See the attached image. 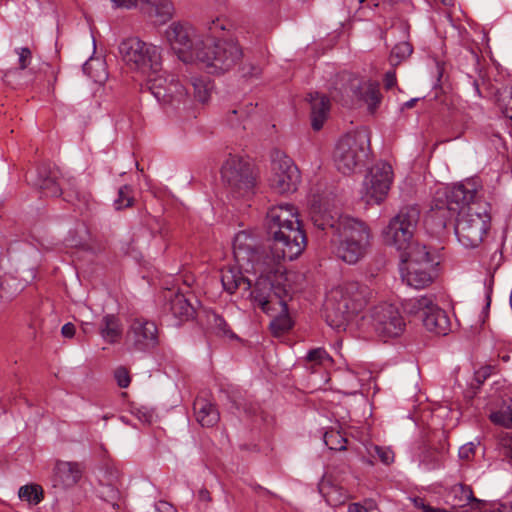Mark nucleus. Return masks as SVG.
I'll list each match as a JSON object with an SVG mask.
<instances>
[{
	"instance_id": "nucleus-9",
	"label": "nucleus",
	"mask_w": 512,
	"mask_h": 512,
	"mask_svg": "<svg viewBox=\"0 0 512 512\" xmlns=\"http://www.w3.org/2000/svg\"><path fill=\"white\" fill-rule=\"evenodd\" d=\"M370 135L365 129L349 132L342 136L335 147L333 158L336 168L344 175L354 172L368 156Z\"/></svg>"
},
{
	"instance_id": "nucleus-56",
	"label": "nucleus",
	"mask_w": 512,
	"mask_h": 512,
	"mask_svg": "<svg viewBox=\"0 0 512 512\" xmlns=\"http://www.w3.org/2000/svg\"><path fill=\"white\" fill-rule=\"evenodd\" d=\"M76 333L75 325L71 322L64 324L61 328V334L64 338H73Z\"/></svg>"
},
{
	"instance_id": "nucleus-52",
	"label": "nucleus",
	"mask_w": 512,
	"mask_h": 512,
	"mask_svg": "<svg viewBox=\"0 0 512 512\" xmlns=\"http://www.w3.org/2000/svg\"><path fill=\"white\" fill-rule=\"evenodd\" d=\"M373 508V503L371 500L361 502H354L348 505L347 512H369Z\"/></svg>"
},
{
	"instance_id": "nucleus-15",
	"label": "nucleus",
	"mask_w": 512,
	"mask_h": 512,
	"mask_svg": "<svg viewBox=\"0 0 512 512\" xmlns=\"http://www.w3.org/2000/svg\"><path fill=\"white\" fill-rule=\"evenodd\" d=\"M371 319L374 330L385 341L399 337L406 327L404 318L398 308L388 303L374 306Z\"/></svg>"
},
{
	"instance_id": "nucleus-33",
	"label": "nucleus",
	"mask_w": 512,
	"mask_h": 512,
	"mask_svg": "<svg viewBox=\"0 0 512 512\" xmlns=\"http://www.w3.org/2000/svg\"><path fill=\"white\" fill-rule=\"evenodd\" d=\"M420 466L427 471L437 470L444 466V448L424 446L419 455Z\"/></svg>"
},
{
	"instance_id": "nucleus-36",
	"label": "nucleus",
	"mask_w": 512,
	"mask_h": 512,
	"mask_svg": "<svg viewBox=\"0 0 512 512\" xmlns=\"http://www.w3.org/2000/svg\"><path fill=\"white\" fill-rule=\"evenodd\" d=\"M206 317L208 324L217 335L229 336L231 338L236 337V335L230 329L226 320L221 315H219L213 310H209L207 311Z\"/></svg>"
},
{
	"instance_id": "nucleus-63",
	"label": "nucleus",
	"mask_w": 512,
	"mask_h": 512,
	"mask_svg": "<svg viewBox=\"0 0 512 512\" xmlns=\"http://www.w3.org/2000/svg\"><path fill=\"white\" fill-rule=\"evenodd\" d=\"M491 292H487L486 293V305L483 309V313L487 314L489 308H490V304H491Z\"/></svg>"
},
{
	"instance_id": "nucleus-22",
	"label": "nucleus",
	"mask_w": 512,
	"mask_h": 512,
	"mask_svg": "<svg viewBox=\"0 0 512 512\" xmlns=\"http://www.w3.org/2000/svg\"><path fill=\"white\" fill-rule=\"evenodd\" d=\"M82 473L79 463L59 460L53 469V486L63 489L73 487L81 479Z\"/></svg>"
},
{
	"instance_id": "nucleus-39",
	"label": "nucleus",
	"mask_w": 512,
	"mask_h": 512,
	"mask_svg": "<svg viewBox=\"0 0 512 512\" xmlns=\"http://www.w3.org/2000/svg\"><path fill=\"white\" fill-rule=\"evenodd\" d=\"M412 52L413 46L409 41L399 42L392 48L389 61L392 66H397L402 61L408 59Z\"/></svg>"
},
{
	"instance_id": "nucleus-46",
	"label": "nucleus",
	"mask_w": 512,
	"mask_h": 512,
	"mask_svg": "<svg viewBox=\"0 0 512 512\" xmlns=\"http://www.w3.org/2000/svg\"><path fill=\"white\" fill-rule=\"evenodd\" d=\"M306 360L319 365H322L326 362L331 363L333 361L328 352L324 348L320 347L310 350L306 355Z\"/></svg>"
},
{
	"instance_id": "nucleus-7",
	"label": "nucleus",
	"mask_w": 512,
	"mask_h": 512,
	"mask_svg": "<svg viewBox=\"0 0 512 512\" xmlns=\"http://www.w3.org/2000/svg\"><path fill=\"white\" fill-rule=\"evenodd\" d=\"M58 171L50 163H41L26 174L28 183L39 189L46 197H59L77 207L79 210H89L92 202L91 193L81 189L75 182L62 189L58 180Z\"/></svg>"
},
{
	"instance_id": "nucleus-11",
	"label": "nucleus",
	"mask_w": 512,
	"mask_h": 512,
	"mask_svg": "<svg viewBox=\"0 0 512 512\" xmlns=\"http://www.w3.org/2000/svg\"><path fill=\"white\" fill-rule=\"evenodd\" d=\"M122 60L131 69L142 73H157L161 70V54L159 47L146 43L138 37H130L118 46Z\"/></svg>"
},
{
	"instance_id": "nucleus-3",
	"label": "nucleus",
	"mask_w": 512,
	"mask_h": 512,
	"mask_svg": "<svg viewBox=\"0 0 512 512\" xmlns=\"http://www.w3.org/2000/svg\"><path fill=\"white\" fill-rule=\"evenodd\" d=\"M286 280L283 274H261L250 292L254 304L272 318L269 329L275 337L283 335L294 326L288 310L291 295Z\"/></svg>"
},
{
	"instance_id": "nucleus-24",
	"label": "nucleus",
	"mask_w": 512,
	"mask_h": 512,
	"mask_svg": "<svg viewBox=\"0 0 512 512\" xmlns=\"http://www.w3.org/2000/svg\"><path fill=\"white\" fill-rule=\"evenodd\" d=\"M246 267L244 268L246 269ZM242 268L237 264L236 266L227 265L221 269V283L224 291L234 294L241 286L246 291L251 289L252 282L243 275Z\"/></svg>"
},
{
	"instance_id": "nucleus-55",
	"label": "nucleus",
	"mask_w": 512,
	"mask_h": 512,
	"mask_svg": "<svg viewBox=\"0 0 512 512\" xmlns=\"http://www.w3.org/2000/svg\"><path fill=\"white\" fill-rule=\"evenodd\" d=\"M397 83L396 74L394 71H388L384 77V86L387 90L392 89Z\"/></svg>"
},
{
	"instance_id": "nucleus-54",
	"label": "nucleus",
	"mask_w": 512,
	"mask_h": 512,
	"mask_svg": "<svg viewBox=\"0 0 512 512\" xmlns=\"http://www.w3.org/2000/svg\"><path fill=\"white\" fill-rule=\"evenodd\" d=\"M155 512H178V511L169 502L161 500L155 504Z\"/></svg>"
},
{
	"instance_id": "nucleus-8",
	"label": "nucleus",
	"mask_w": 512,
	"mask_h": 512,
	"mask_svg": "<svg viewBox=\"0 0 512 512\" xmlns=\"http://www.w3.org/2000/svg\"><path fill=\"white\" fill-rule=\"evenodd\" d=\"M490 205L472 200L465 206L454 225L455 235L465 248H476L490 228Z\"/></svg>"
},
{
	"instance_id": "nucleus-51",
	"label": "nucleus",
	"mask_w": 512,
	"mask_h": 512,
	"mask_svg": "<svg viewBox=\"0 0 512 512\" xmlns=\"http://www.w3.org/2000/svg\"><path fill=\"white\" fill-rule=\"evenodd\" d=\"M475 449L472 442L466 443L459 448L458 456L462 460H470L475 455Z\"/></svg>"
},
{
	"instance_id": "nucleus-28",
	"label": "nucleus",
	"mask_w": 512,
	"mask_h": 512,
	"mask_svg": "<svg viewBox=\"0 0 512 512\" xmlns=\"http://www.w3.org/2000/svg\"><path fill=\"white\" fill-rule=\"evenodd\" d=\"M193 410L197 422L202 427H213L220 419L216 405L203 397H197L195 399Z\"/></svg>"
},
{
	"instance_id": "nucleus-61",
	"label": "nucleus",
	"mask_w": 512,
	"mask_h": 512,
	"mask_svg": "<svg viewBox=\"0 0 512 512\" xmlns=\"http://www.w3.org/2000/svg\"><path fill=\"white\" fill-rule=\"evenodd\" d=\"M81 328L85 334L92 333V331H93L92 324L88 323V322H85V323L83 322L81 325Z\"/></svg>"
},
{
	"instance_id": "nucleus-38",
	"label": "nucleus",
	"mask_w": 512,
	"mask_h": 512,
	"mask_svg": "<svg viewBox=\"0 0 512 512\" xmlns=\"http://www.w3.org/2000/svg\"><path fill=\"white\" fill-rule=\"evenodd\" d=\"M323 440L325 445L333 451H344L347 449V438L339 431L330 429L324 433Z\"/></svg>"
},
{
	"instance_id": "nucleus-29",
	"label": "nucleus",
	"mask_w": 512,
	"mask_h": 512,
	"mask_svg": "<svg viewBox=\"0 0 512 512\" xmlns=\"http://www.w3.org/2000/svg\"><path fill=\"white\" fill-rule=\"evenodd\" d=\"M168 305L171 314L180 321L192 319L196 313V309L191 303V298L180 292L170 297Z\"/></svg>"
},
{
	"instance_id": "nucleus-32",
	"label": "nucleus",
	"mask_w": 512,
	"mask_h": 512,
	"mask_svg": "<svg viewBox=\"0 0 512 512\" xmlns=\"http://www.w3.org/2000/svg\"><path fill=\"white\" fill-rule=\"evenodd\" d=\"M99 333L107 343H117L122 336L120 319L114 314H106L101 320Z\"/></svg>"
},
{
	"instance_id": "nucleus-30",
	"label": "nucleus",
	"mask_w": 512,
	"mask_h": 512,
	"mask_svg": "<svg viewBox=\"0 0 512 512\" xmlns=\"http://www.w3.org/2000/svg\"><path fill=\"white\" fill-rule=\"evenodd\" d=\"M450 495L453 496L454 506L465 507L470 505L472 510L480 511L483 501L474 496L471 486L457 483L450 488Z\"/></svg>"
},
{
	"instance_id": "nucleus-4",
	"label": "nucleus",
	"mask_w": 512,
	"mask_h": 512,
	"mask_svg": "<svg viewBox=\"0 0 512 512\" xmlns=\"http://www.w3.org/2000/svg\"><path fill=\"white\" fill-rule=\"evenodd\" d=\"M477 187L472 180L459 182L448 187L441 196L433 198L430 210L425 216V227L431 235L442 236L467 204L476 198Z\"/></svg>"
},
{
	"instance_id": "nucleus-10",
	"label": "nucleus",
	"mask_w": 512,
	"mask_h": 512,
	"mask_svg": "<svg viewBox=\"0 0 512 512\" xmlns=\"http://www.w3.org/2000/svg\"><path fill=\"white\" fill-rule=\"evenodd\" d=\"M198 62L202 63L210 74H222L235 67L244 57L243 49L233 39H206Z\"/></svg>"
},
{
	"instance_id": "nucleus-48",
	"label": "nucleus",
	"mask_w": 512,
	"mask_h": 512,
	"mask_svg": "<svg viewBox=\"0 0 512 512\" xmlns=\"http://www.w3.org/2000/svg\"><path fill=\"white\" fill-rule=\"evenodd\" d=\"M373 450L383 464L389 465L394 461V453L390 448L374 446Z\"/></svg>"
},
{
	"instance_id": "nucleus-13",
	"label": "nucleus",
	"mask_w": 512,
	"mask_h": 512,
	"mask_svg": "<svg viewBox=\"0 0 512 512\" xmlns=\"http://www.w3.org/2000/svg\"><path fill=\"white\" fill-rule=\"evenodd\" d=\"M221 177L236 197H244L253 192L255 177L252 167L242 158L229 157L221 168Z\"/></svg>"
},
{
	"instance_id": "nucleus-62",
	"label": "nucleus",
	"mask_w": 512,
	"mask_h": 512,
	"mask_svg": "<svg viewBox=\"0 0 512 512\" xmlns=\"http://www.w3.org/2000/svg\"><path fill=\"white\" fill-rule=\"evenodd\" d=\"M472 86H473V91H474L475 95L477 97H482L481 90H480V87H479V84H478L477 80H473Z\"/></svg>"
},
{
	"instance_id": "nucleus-16",
	"label": "nucleus",
	"mask_w": 512,
	"mask_h": 512,
	"mask_svg": "<svg viewBox=\"0 0 512 512\" xmlns=\"http://www.w3.org/2000/svg\"><path fill=\"white\" fill-rule=\"evenodd\" d=\"M271 166L272 175L269 183L273 190L279 194L297 190V185L301 179L300 171L289 156L277 153Z\"/></svg>"
},
{
	"instance_id": "nucleus-6",
	"label": "nucleus",
	"mask_w": 512,
	"mask_h": 512,
	"mask_svg": "<svg viewBox=\"0 0 512 512\" xmlns=\"http://www.w3.org/2000/svg\"><path fill=\"white\" fill-rule=\"evenodd\" d=\"M372 232L369 225L357 218L344 221L341 230L330 240L335 256L349 265L363 260L372 247Z\"/></svg>"
},
{
	"instance_id": "nucleus-25",
	"label": "nucleus",
	"mask_w": 512,
	"mask_h": 512,
	"mask_svg": "<svg viewBox=\"0 0 512 512\" xmlns=\"http://www.w3.org/2000/svg\"><path fill=\"white\" fill-rule=\"evenodd\" d=\"M422 322L428 331L437 335H446L449 331V318L446 312L435 302L431 306V309L425 310Z\"/></svg>"
},
{
	"instance_id": "nucleus-34",
	"label": "nucleus",
	"mask_w": 512,
	"mask_h": 512,
	"mask_svg": "<svg viewBox=\"0 0 512 512\" xmlns=\"http://www.w3.org/2000/svg\"><path fill=\"white\" fill-rule=\"evenodd\" d=\"M435 302V295L429 294L419 298L406 299L403 302L404 310L411 315L421 314V318L424 315L425 310L431 309V306Z\"/></svg>"
},
{
	"instance_id": "nucleus-47",
	"label": "nucleus",
	"mask_w": 512,
	"mask_h": 512,
	"mask_svg": "<svg viewBox=\"0 0 512 512\" xmlns=\"http://www.w3.org/2000/svg\"><path fill=\"white\" fill-rule=\"evenodd\" d=\"M114 377L120 388H127L130 385L131 377L125 367H118L114 372Z\"/></svg>"
},
{
	"instance_id": "nucleus-53",
	"label": "nucleus",
	"mask_w": 512,
	"mask_h": 512,
	"mask_svg": "<svg viewBox=\"0 0 512 512\" xmlns=\"http://www.w3.org/2000/svg\"><path fill=\"white\" fill-rule=\"evenodd\" d=\"M133 414L145 424H150L152 422L153 414L151 411L146 408H137Z\"/></svg>"
},
{
	"instance_id": "nucleus-42",
	"label": "nucleus",
	"mask_w": 512,
	"mask_h": 512,
	"mask_svg": "<svg viewBox=\"0 0 512 512\" xmlns=\"http://www.w3.org/2000/svg\"><path fill=\"white\" fill-rule=\"evenodd\" d=\"M132 188L129 185H123L118 190V196L114 200V207L116 210H121L123 208H128L133 205L134 198L131 195Z\"/></svg>"
},
{
	"instance_id": "nucleus-40",
	"label": "nucleus",
	"mask_w": 512,
	"mask_h": 512,
	"mask_svg": "<svg viewBox=\"0 0 512 512\" xmlns=\"http://www.w3.org/2000/svg\"><path fill=\"white\" fill-rule=\"evenodd\" d=\"M193 88L194 98L201 102L205 103L210 98V87L209 84L201 78H193L190 83Z\"/></svg>"
},
{
	"instance_id": "nucleus-64",
	"label": "nucleus",
	"mask_w": 512,
	"mask_h": 512,
	"mask_svg": "<svg viewBox=\"0 0 512 512\" xmlns=\"http://www.w3.org/2000/svg\"><path fill=\"white\" fill-rule=\"evenodd\" d=\"M414 504L419 509H422L426 505L424 499L419 498V497L414 499Z\"/></svg>"
},
{
	"instance_id": "nucleus-12",
	"label": "nucleus",
	"mask_w": 512,
	"mask_h": 512,
	"mask_svg": "<svg viewBox=\"0 0 512 512\" xmlns=\"http://www.w3.org/2000/svg\"><path fill=\"white\" fill-rule=\"evenodd\" d=\"M165 34L179 60L184 63L198 61V54L204 49L206 39L198 35L194 27L187 23L173 22Z\"/></svg>"
},
{
	"instance_id": "nucleus-2",
	"label": "nucleus",
	"mask_w": 512,
	"mask_h": 512,
	"mask_svg": "<svg viewBox=\"0 0 512 512\" xmlns=\"http://www.w3.org/2000/svg\"><path fill=\"white\" fill-rule=\"evenodd\" d=\"M265 229L276 261L297 259L307 246V237L294 205L281 203L268 209Z\"/></svg>"
},
{
	"instance_id": "nucleus-5",
	"label": "nucleus",
	"mask_w": 512,
	"mask_h": 512,
	"mask_svg": "<svg viewBox=\"0 0 512 512\" xmlns=\"http://www.w3.org/2000/svg\"><path fill=\"white\" fill-rule=\"evenodd\" d=\"M372 290L357 281L346 282L333 289L325 303L327 323L336 329L344 327L371 301Z\"/></svg>"
},
{
	"instance_id": "nucleus-17",
	"label": "nucleus",
	"mask_w": 512,
	"mask_h": 512,
	"mask_svg": "<svg viewBox=\"0 0 512 512\" xmlns=\"http://www.w3.org/2000/svg\"><path fill=\"white\" fill-rule=\"evenodd\" d=\"M147 87L158 102L174 107L184 104L189 93L187 87L174 75H156L149 78Z\"/></svg>"
},
{
	"instance_id": "nucleus-19",
	"label": "nucleus",
	"mask_w": 512,
	"mask_h": 512,
	"mask_svg": "<svg viewBox=\"0 0 512 512\" xmlns=\"http://www.w3.org/2000/svg\"><path fill=\"white\" fill-rule=\"evenodd\" d=\"M127 340L135 351H151L159 344L158 328L153 321L135 318L129 326Z\"/></svg>"
},
{
	"instance_id": "nucleus-18",
	"label": "nucleus",
	"mask_w": 512,
	"mask_h": 512,
	"mask_svg": "<svg viewBox=\"0 0 512 512\" xmlns=\"http://www.w3.org/2000/svg\"><path fill=\"white\" fill-rule=\"evenodd\" d=\"M392 168L388 163L372 167L364 180L367 204H380L387 196L392 181Z\"/></svg>"
},
{
	"instance_id": "nucleus-59",
	"label": "nucleus",
	"mask_w": 512,
	"mask_h": 512,
	"mask_svg": "<svg viewBox=\"0 0 512 512\" xmlns=\"http://www.w3.org/2000/svg\"><path fill=\"white\" fill-rule=\"evenodd\" d=\"M420 99L421 98L416 97L406 101L405 103L402 104L401 110L413 108Z\"/></svg>"
},
{
	"instance_id": "nucleus-35",
	"label": "nucleus",
	"mask_w": 512,
	"mask_h": 512,
	"mask_svg": "<svg viewBox=\"0 0 512 512\" xmlns=\"http://www.w3.org/2000/svg\"><path fill=\"white\" fill-rule=\"evenodd\" d=\"M119 479V472L117 470H111L108 475V483L102 485V490L100 491V496L107 502L113 503V506L118 507L116 503L120 498V492L116 487V482Z\"/></svg>"
},
{
	"instance_id": "nucleus-37",
	"label": "nucleus",
	"mask_w": 512,
	"mask_h": 512,
	"mask_svg": "<svg viewBox=\"0 0 512 512\" xmlns=\"http://www.w3.org/2000/svg\"><path fill=\"white\" fill-rule=\"evenodd\" d=\"M18 496L22 501H27L31 505L39 504L44 498L42 487L33 483L21 486Z\"/></svg>"
},
{
	"instance_id": "nucleus-44",
	"label": "nucleus",
	"mask_w": 512,
	"mask_h": 512,
	"mask_svg": "<svg viewBox=\"0 0 512 512\" xmlns=\"http://www.w3.org/2000/svg\"><path fill=\"white\" fill-rule=\"evenodd\" d=\"M226 397L232 406L238 411L248 412V405L246 399L242 395V392L238 389H232L230 391H226Z\"/></svg>"
},
{
	"instance_id": "nucleus-14",
	"label": "nucleus",
	"mask_w": 512,
	"mask_h": 512,
	"mask_svg": "<svg viewBox=\"0 0 512 512\" xmlns=\"http://www.w3.org/2000/svg\"><path fill=\"white\" fill-rule=\"evenodd\" d=\"M233 255L236 263L240 267H246V270H256L265 264L264 250L260 245L258 237L247 230L238 232L232 243Z\"/></svg>"
},
{
	"instance_id": "nucleus-49",
	"label": "nucleus",
	"mask_w": 512,
	"mask_h": 512,
	"mask_svg": "<svg viewBox=\"0 0 512 512\" xmlns=\"http://www.w3.org/2000/svg\"><path fill=\"white\" fill-rule=\"evenodd\" d=\"M239 72L242 77L248 78V77H258L261 73V69L259 66L253 64V63H242L239 66Z\"/></svg>"
},
{
	"instance_id": "nucleus-31",
	"label": "nucleus",
	"mask_w": 512,
	"mask_h": 512,
	"mask_svg": "<svg viewBox=\"0 0 512 512\" xmlns=\"http://www.w3.org/2000/svg\"><path fill=\"white\" fill-rule=\"evenodd\" d=\"M355 95L367 104L369 113L374 114L379 107L382 95L377 82L360 84L354 91Z\"/></svg>"
},
{
	"instance_id": "nucleus-21",
	"label": "nucleus",
	"mask_w": 512,
	"mask_h": 512,
	"mask_svg": "<svg viewBox=\"0 0 512 512\" xmlns=\"http://www.w3.org/2000/svg\"><path fill=\"white\" fill-rule=\"evenodd\" d=\"M116 7L127 9L139 7L143 12L154 15L165 23L172 18L173 5L169 0H112Z\"/></svg>"
},
{
	"instance_id": "nucleus-45",
	"label": "nucleus",
	"mask_w": 512,
	"mask_h": 512,
	"mask_svg": "<svg viewBox=\"0 0 512 512\" xmlns=\"http://www.w3.org/2000/svg\"><path fill=\"white\" fill-rule=\"evenodd\" d=\"M499 455L512 463V433L503 435L498 443Z\"/></svg>"
},
{
	"instance_id": "nucleus-60",
	"label": "nucleus",
	"mask_w": 512,
	"mask_h": 512,
	"mask_svg": "<svg viewBox=\"0 0 512 512\" xmlns=\"http://www.w3.org/2000/svg\"><path fill=\"white\" fill-rule=\"evenodd\" d=\"M423 512H444L445 509H442V508H434L432 506H430L429 504H426L423 508H422Z\"/></svg>"
},
{
	"instance_id": "nucleus-27",
	"label": "nucleus",
	"mask_w": 512,
	"mask_h": 512,
	"mask_svg": "<svg viewBox=\"0 0 512 512\" xmlns=\"http://www.w3.org/2000/svg\"><path fill=\"white\" fill-rule=\"evenodd\" d=\"M308 101L311 105V126L314 131H319L328 117L330 100L326 95L315 92L309 94Z\"/></svg>"
},
{
	"instance_id": "nucleus-50",
	"label": "nucleus",
	"mask_w": 512,
	"mask_h": 512,
	"mask_svg": "<svg viewBox=\"0 0 512 512\" xmlns=\"http://www.w3.org/2000/svg\"><path fill=\"white\" fill-rule=\"evenodd\" d=\"M16 53L19 55V60H18L19 68L21 70L26 69L31 62V58H32L31 50L28 47H22L19 50L17 49Z\"/></svg>"
},
{
	"instance_id": "nucleus-43",
	"label": "nucleus",
	"mask_w": 512,
	"mask_h": 512,
	"mask_svg": "<svg viewBox=\"0 0 512 512\" xmlns=\"http://www.w3.org/2000/svg\"><path fill=\"white\" fill-rule=\"evenodd\" d=\"M230 23L225 18H216L208 23L209 36L206 39L217 41L219 38L218 33L224 30H229Z\"/></svg>"
},
{
	"instance_id": "nucleus-57",
	"label": "nucleus",
	"mask_w": 512,
	"mask_h": 512,
	"mask_svg": "<svg viewBox=\"0 0 512 512\" xmlns=\"http://www.w3.org/2000/svg\"><path fill=\"white\" fill-rule=\"evenodd\" d=\"M444 65H445L444 62L436 61L437 83L435 84V87L439 86V82L441 81V78L443 77Z\"/></svg>"
},
{
	"instance_id": "nucleus-26",
	"label": "nucleus",
	"mask_w": 512,
	"mask_h": 512,
	"mask_svg": "<svg viewBox=\"0 0 512 512\" xmlns=\"http://www.w3.org/2000/svg\"><path fill=\"white\" fill-rule=\"evenodd\" d=\"M318 491L329 506H340L349 498L347 490L336 484L327 475H323L319 481Z\"/></svg>"
},
{
	"instance_id": "nucleus-58",
	"label": "nucleus",
	"mask_w": 512,
	"mask_h": 512,
	"mask_svg": "<svg viewBox=\"0 0 512 512\" xmlns=\"http://www.w3.org/2000/svg\"><path fill=\"white\" fill-rule=\"evenodd\" d=\"M487 376H488V372L486 369L476 372L475 380L477 381L478 385H481L484 382V380L487 378Z\"/></svg>"
},
{
	"instance_id": "nucleus-20",
	"label": "nucleus",
	"mask_w": 512,
	"mask_h": 512,
	"mask_svg": "<svg viewBox=\"0 0 512 512\" xmlns=\"http://www.w3.org/2000/svg\"><path fill=\"white\" fill-rule=\"evenodd\" d=\"M352 217L340 215L321 206H312L310 209V220L317 230L318 236H325L329 241L342 228V224Z\"/></svg>"
},
{
	"instance_id": "nucleus-41",
	"label": "nucleus",
	"mask_w": 512,
	"mask_h": 512,
	"mask_svg": "<svg viewBox=\"0 0 512 512\" xmlns=\"http://www.w3.org/2000/svg\"><path fill=\"white\" fill-rule=\"evenodd\" d=\"M490 419L494 424L501 425L505 428H512V400L506 408L493 412Z\"/></svg>"
},
{
	"instance_id": "nucleus-1",
	"label": "nucleus",
	"mask_w": 512,
	"mask_h": 512,
	"mask_svg": "<svg viewBox=\"0 0 512 512\" xmlns=\"http://www.w3.org/2000/svg\"><path fill=\"white\" fill-rule=\"evenodd\" d=\"M420 214V208L416 204L401 207L383 229V241L386 245L394 247L400 252V260L403 266L416 264L437 267L440 264L438 256L426 245L413 241Z\"/></svg>"
},
{
	"instance_id": "nucleus-23",
	"label": "nucleus",
	"mask_w": 512,
	"mask_h": 512,
	"mask_svg": "<svg viewBox=\"0 0 512 512\" xmlns=\"http://www.w3.org/2000/svg\"><path fill=\"white\" fill-rule=\"evenodd\" d=\"M437 267H426L420 265H407L401 267L403 281L415 289L428 287L436 278Z\"/></svg>"
}]
</instances>
